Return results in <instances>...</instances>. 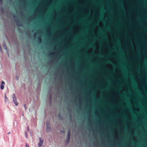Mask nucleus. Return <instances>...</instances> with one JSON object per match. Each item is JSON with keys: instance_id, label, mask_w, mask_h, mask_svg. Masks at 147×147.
Here are the masks:
<instances>
[{"instance_id": "nucleus-1", "label": "nucleus", "mask_w": 147, "mask_h": 147, "mask_svg": "<svg viewBox=\"0 0 147 147\" xmlns=\"http://www.w3.org/2000/svg\"><path fill=\"white\" fill-rule=\"evenodd\" d=\"M13 101L15 105L16 106H18V102L17 101L16 96L15 95V94H13Z\"/></svg>"}, {"instance_id": "nucleus-2", "label": "nucleus", "mask_w": 147, "mask_h": 147, "mask_svg": "<svg viewBox=\"0 0 147 147\" xmlns=\"http://www.w3.org/2000/svg\"><path fill=\"white\" fill-rule=\"evenodd\" d=\"M51 129L50 123L47 122L46 123V130L47 132H49L51 131Z\"/></svg>"}, {"instance_id": "nucleus-3", "label": "nucleus", "mask_w": 147, "mask_h": 147, "mask_svg": "<svg viewBox=\"0 0 147 147\" xmlns=\"http://www.w3.org/2000/svg\"><path fill=\"white\" fill-rule=\"evenodd\" d=\"M39 140H40V142L38 143V146L39 147H40V146L42 145L43 143V140L41 138H39Z\"/></svg>"}, {"instance_id": "nucleus-4", "label": "nucleus", "mask_w": 147, "mask_h": 147, "mask_svg": "<svg viewBox=\"0 0 147 147\" xmlns=\"http://www.w3.org/2000/svg\"><path fill=\"white\" fill-rule=\"evenodd\" d=\"M5 82L3 81H2L1 84L0 86V88L1 90H2L4 88V85H5Z\"/></svg>"}, {"instance_id": "nucleus-5", "label": "nucleus", "mask_w": 147, "mask_h": 147, "mask_svg": "<svg viewBox=\"0 0 147 147\" xmlns=\"http://www.w3.org/2000/svg\"><path fill=\"white\" fill-rule=\"evenodd\" d=\"M68 135H67V138H70V133L69 131H68L67 132Z\"/></svg>"}, {"instance_id": "nucleus-6", "label": "nucleus", "mask_w": 147, "mask_h": 147, "mask_svg": "<svg viewBox=\"0 0 147 147\" xmlns=\"http://www.w3.org/2000/svg\"><path fill=\"white\" fill-rule=\"evenodd\" d=\"M52 99V94H51L49 96V100H50L51 103V102Z\"/></svg>"}, {"instance_id": "nucleus-7", "label": "nucleus", "mask_w": 147, "mask_h": 147, "mask_svg": "<svg viewBox=\"0 0 147 147\" xmlns=\"http://www.w3.org/2000/svg\"><path fill=\"white\" fill-rule=\"evenodd\" d=\"M16 23H17V25L18 26H21V25L20 24L19 22L18 21V20H16Z\"/></svg>"}, {"instance_id": "nucleus-8", "label": "nucleus", "mask_w": 147, "mask_h": 147, "mask_svg": "<svg viewBox=\"0 0 147 147\" xmlns=\"http://www.w3.org/2000/svg\"><path fill=\"white\" fill-rule=\"evenodd\" d=\"M5 102H6L8 101V98L6 97L5 95Z\"/></svg>"}, {"instance_id": "nucleus-9", "label": "nucleus", "mask_w": 147, "mask_h": 147, "mask_svg": "<svg viewBox=\"0 0 147 147\" xmlns=\"http://www.w3.org/2000/svg\"><path fill=\"white\" fill-rule=\"evenodd\" d=\"M3 48H5V49H6L7 47H6V45H5V43H4L3 44Z\"/></svg>"}, {"instance_id": "nucleus-10", "label": "nucleus", "mask_w": 147, "mask_h": 147, "mask_svg": "<svg viewBox=\"0 0 147 147\" xmlns=\"http://www.w3.org/2000/svg\"><path fill=\"white\" fill-rule=\"evenodd\" d=\"M25 136L26 138H28V134L26 131L25 132Z\"/></svg>"}, {"instance_id": "nucleus-11", "label": "nucleus", "mask_w": 147, "mask_h": 147, "mask_svg": "<svg viewBox=\"0 0 147 147\" xmlns=\"http://www.w3.org/2000/svg\"><path fill=\"white\" fill-rule=\"evenodd\" d=\"M38 40L39 42H41L42 41V39L41 38L39 37L38 38Z\"/></svg>"}, {"instance_id": "nucleus-12", "label": "nucleus", "mask_w": 147, "mask_h": 147, "mask_svg": "<svg viewBox=\"0 0 147 147\" xmlns=\"http://www.w3.org/2000/svg\"><path fill=\"white\" fill-rule=\"evenodd\" d=\"M16 79L17 80H18V76H17V75L16 76Z\"/></svg>"}, {"instance_id": "nucleus-13", "label": "nucleus", "mask_w": 147, "mask_h": 147, "mask_svg": "<svg viewBox=\"0 0 147 147\" xmlns=\"http://www.w3.org/2000/svg\"><path fill=\"white\" fill-rule=\"evenodd\" d=\"M58 116L59 118H60L61 117V115H60L59 114H58Z\"/></svg>"}, {"instance_id": "nucleus-14", "label": "nucleus", "mask_w": 147, "mask_h": 147, "mask_svg": "<svg viewBox=\"0 0 147 147\" xmlns=\"http://www.w3.org/2000/svg\"><path fill=\"white\" fill-rule=\"evenodd\" d=\"M26 147H29V145L28 144H26Z\"/></svg>"}, {"instance_id": "nucleus-15", "label": "nucleus", "mask_w": 147, "mask_h": 147, "mask_svg": "<svg viewBox=\"0 0 147 147\" xmlns=\"http://www.w3.org/2000/svg\"><path fill=\"white\" fill-rule=\"evenodd\" d=\"M3 0H0V4H1L2 3Z\"/></svg>"}, {"instance_id": "nucleus-16", "label": "nucleus", "mask_w": 147, "mask_h": 147, "mask_svg": "<svg viewBox=\"0 0 147 147\" xmlns=\"http://www.w3.org/2000/svg\"><path fill=\"white\" fill-rule=\"evenodd\" d=\"M24 107L25 108V110H26V105L25 104H24Z\"/></svg>"}, {"instance_id": "nucleus-17", "label": "nucleus", "mask_w": 147, "mask_h": 147, "mask_svg": "<svg viewBox=\"0 0 147 147\" xmlns=\"http://www.w3.org/2000/svg\"><path fill=\"white\" fill-rule=\"evenodd\" d=\"M27 130L28 131H29V128L28 127H27Z\"/></svg>"}, {"instance_id": "nucleus-18", "label": "nucleus", "mask_w": 147, "mask_h": 147, "mask_svg": "<svg viewBox=\"0 0 147 147\" xmlns=\"http://www.w3.org/2000/svg\"><path fill=\"white\" fill-rule=\"evenodd\" d=\"M69 140H70V138L68 139V138H67V142H69Z\"/></svg>"}, {"instance_id": "nucleus-19", "label": "nucleus", "mask_w": 147, "mask_h": 147, "mask_svg": "<svg viewBox=\"0 0 147 147\" xmlns=\"http://www.w3.org/2000/svg\"><path fill=\"white\" fill-rule=\"evenodd\" d=\"M61 131L62 133H64L65 132L64 131V129H63V131Z\"/></svg>"}, {"instance_id": "nucleus-20", "label": "nucleus", "mask_w": 147, "mask_h": 147, "mask_svg": "<svg viewBox=\"0 0 147 147\" xmlns=\"http://www.w3.org/2000/svg\"><path fill=\"white\" fill-rule=\"evenodd\" d=\"M54 55V53H51L50 54V55Z\"/></svg>"}, {"instance_id": "nucleus-21", "label": "nucleus", "mask_w": 147, "mask_h": 147, "mask_svg": "<svg viewBox=\"0 0 147 147\" xmlns=\"http://www.w3.org/2000/svg\"><path fill=\"white\" fill-rule=\"evenodd\" d=\"M0 49L1 50H2V48H1V45H0Z\"/></svg>"}, {"instance_id": "nucleus-22", "label": "nucleus", "mask_w": 147, "mask_h": 147, "mask_svg": "<svg viewBox=\"0 0 147 147\" xmlns=\"http://www.w3.org/2000/svg\"><path fill=\"white\" fill-rule=\"evenodd\" d=\"M108 62L109 63H111V62L110 61H108Z\"/></svg>"}, {"instance_id": "nucleus-23", "label": "nucleus", "mask_w": 147, "mask_h": 147, "mask_svg": "<svg viewBox=\"0 0 147 147\" xmlns=\"http://www.w3.org/2000/svg\"><path fill=\"white\" fill-rule=\"evenodd\" d=\"M14 18L15 19V18H16V16H14Z\"/></svg>"}]
</instances>
